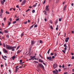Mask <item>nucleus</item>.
<instances>
[{
	"label": "nucleus",
	"mask_w": 74,
	"mask_h": 74,
	"mask_svg": "<svg viewBox=\"0 0 74 74\" xmlns=\"http://www.w3.org/2000/svg\"><path fill=\"white\" fill-rule=\"evenodd\" d=\"M6 48L7 49H8V50H11L12 49H15L16 48V46H11L10 45H7L6 46Z\"/></svg>",
	"instance_id": "obj_1"
},
{
	"label": "nucleus",
	"mask_w": 74,
	"mask_h": 74,
	"mask_svg": "<svg viewBox=\"0 0 74 74\" xmlns=\"http://www.w3.org/2000/svg\"><path fill=\"white\" fill-rule=\"evenodd\" d=\"M38 66L42 68V70H45V68H44V66L42 64H39Z\"/></svg>",
	"instance_id": "obj_2"
},
{
	"label": "nucleus",
	"mask_w": 74,
	"mask_h": 74,
	"mask_svg": "<svg viewBox=\"0 0 74 74\" xmlns=\"http://www.w3.org/2000/svg\"><path fill=\"white\" fill-rule=\"evenodd\" d=\"M25 4H26V0H24L21 3V5L22 6L23 5Z\"/></svg>",
	"instance_id": "obj_3"
},
{
	"label": "nucleus",
	"mask_w": 74,
	"mask_h": 74,
	"mask_svg": "<svg viewBox=\"0 0 74 74\" xmlns=\"http://www.w3.org/2000/svg\"><path fill=\"white\" fill-rule=\"evenodd\" d=\"M48 7H49V5L46 6L45 8V10L46 11H49V8H48Z\"/></svg>",
	"instance_id": "obj_4"
},
{
	"label": "nucleus",
	"mask_w": 74,
	"mask_h": 74,
	"mask_svg": "<svg viewBox=\"0 0 74 74\" xmlns=\"http://www.w3.org/2000/svg\"><path fill=\"white\" fill-rule=\"evenodd\" d=\"M58 67V65L56 64H54L53 65V67L54 69H56V68H57V67Z\"/></svg>",
	"instance_id": "obj_5"
},
{
	"label": "nucleus",
	"mask_w": 74,
	"mask_h": 74,
	"mask_svg": "<svg viewBox=\"0 0 74 74\" xmlns=\"http://www.w3.org/2000/svg\"><path fill=\"white\" fill-rule=\"evenodd\" d=\"M47 59H49V61H51L52 60V57H51V56H50L49 57H47Z\"/></svg>",
	"instance_id": "obj_6"
},
{
	"label": "nucleus",
	"mask_w": 74,
	"mask_h": 74,
	"mask_svg": "<svg viewBox=\"0 0 74 74\" xmlns=\"http://www.w3.org/2000/svg\"><path fill=\"white\" fill-rule=\"evenodd\" d=\"M3 51L5 53H8V51L5 49H3Z\"/></svg>",
	"instance_id": "obj_7"
},
{
	"label": "nucleus",
	"mask_w": 74,
	"mask_h": 74,
	"mask_svg": "<svg viewBox=\"0 0 74 74\" xmlns=\"http://www.w3.org/2000/svg\"><path fill=\"white\" fill-rule=\"evenodd\" d=\"M35 42L34 41V40H32L31 41V44H32V45H33L34 44H35Z\"/></svg>",
	"instance_id": "obj_8"
},
{
	"label": "nucleus",
	"mask_w": 74,
	"mask_h": 74,
	"mask_svg": "<svg viewBox=\"0 0 74 74\" xmlns=\"http://www.w3.org/2000/svg\"><path fill=\"white\" fill-rule=\"evenodd\" d=\"M22 50H18L17 51V54H19V53H20V52H22Z\"/></svg>",
	"instance_id": "obj_9"
},
{
	"label": "nucleus",
	"mask_w": 74,
	"mask_h": 74,
	"mask_svg": "<svg viewBox=\"0 0 74 74\" xmlns=\"http://www.w3.org/2000/svg\"><path fill=\"white\" fill-rule=\"evenodd\" d=\"M39 62H41V63H43L44 62V61L42 60H41V59H39Z\"/></svg>",
	"instance_id": "obj_10"
},
{
	"label": "nucleus",
	"mask_w": 74,
	"mask_h": 74,
	"mask_svg": "<svg viewBox=\"0 0 74 74\" xmlns=\"http://www.w3.org/2000/svg\"><path fill=\"white\" fill-rule=\"evenodd\" d=\"M30 58H32V59H34V58H36V56H30Z\"/></svg>",
	"instance_id": "obj_11"
},
{
	"label": "nucleus",
	"mask_w": 74,
	"mask_h": 74,
	"mask_svg": "<svg viewBox=\"0 0 74 74\" xmlns=\"http://www.w3.org/2000/svg\"><path fill=\"white\" fill-rule=\"evenodd\" d=\"M35 25V24H34V25H32V26H31V27H30L29 28V29H32V28H33V26H34Z\"/></svg>",
	"instance_id": "obj_12"
},
{
	"label": "nucleus",
	"mask_w": 74,
	"mask_h": 74,
	"mask_svg": "<svg viewBox=\"0 0 74 74\" xmlns=\"http://www.w3.org/2000/svg\"><path fill=\"white\" fill-rule=\"evenodd\" d=\"M20 47H21V45L18 46L16 48V50H18V49H19Z\"/></svg>",
	"instance_id": "obj_13"
},
{
	"label": "nucleus",
	"mask_w": 74,
	"mask_h": 74,
	"mask_svg": "<svg viewBox=\"0 0 74 74\" xmlns=\"http://www.w3.org/2000/svg\"><path fill=\"white\" fill-rule=\"evenodd\" d=\"M37 4V3H36L35 4V5H34L33 6V7H36Z\"/></svg>",
	"instance_id": "obj_14"
},
{
	"label": "nucleus",
	"mask_w": 74,
	"mask_h": 74,
	"mask_svg": "<svg viewBox=\"0 0 74 74\" xmlns=\"http://www.w3.org/2000/svg\"><path fill=\"white\" fill-rule=\"evenodd\" d=\"M1 3L2 4H4V2L3 1V0H1Z\"/></svg>",
	"instance_id": "obj_15"
},
{
	"label": "nucleus",
	"mask_w": 74,
	"mask_h": 74,
	"mask_svg": "<svg viewBox=\"0 0 74 74\" xmlns=\"http://www.w3.org/2000/svg\"><path fill=\"white\" fill-rule=\"evenodd\" d=\"M66 7H67V5H65L64 8V10H66Z\"/></svg>",
	"instance_id": "obj_16"
},
{
	"label": "nucleus",
	"mask_w": 74,
	"mask_h": 74,
	"mask_svg": "<svg viewBox=\"0 0 74 74\" xmlns=\"http://www.w3.org/2000/svg\"><path fill=\"white\" fill-rule=\"evenodd\" d=\"M3 46L4 47V48H5V43H3Z\"/></svg>",
	"instance_id": "obj_17"
},
{
	"label": "nucleus",
	"mask_w": 74,
	"mask_h": 74,
	"mask_svg": "<svg viewBox=\"0 0 74 74\" xmlns=\"http://www.w3.org/2000/svg\"><path fill=\"white\" fill-rule=\"evenodd\" d=\"M64 47L67 48V45H66V44H65L64 45Z\"/></svg>",
	"instance_id": "obj_18"
},
{
	"label": "nucleus",
	"mask_w": 74,
	"mask_h": 74,
	"mask_svg": "<svg viewBox=\"0 0 74 74\" xmlns=\"http://www.w3.org/2000/svg\"><path fill=\"white\" fill-rule=\"evenodd\" d=\"M68 47L69 48V49H70V43H69L68 44Z\"/></svg>",
	"instance_id": "obj_19"
},
{
	"label": "nucleus",
	"mask_w": 74,
	"mask_h": 74,
	"mask_svg": "<svg viewBox=\"0 0 74 74\" xmlns=\"http://www.w3.org/2000/svg\"><path fill=\"white\" fill-rule=\"evenodd\" d=\"M2 16H3L2 13H0V18H2Z\"/></svg>",
	"instance_id": "obj_20"
},
{
	"label": "nucleus",
	"mask_w": 74,
	"mask_h": 74,
	"mask_svg": "<svg viewBox=\"0 0 74 74\" xmlns=\"http://www.w3.org/2000/svg\"><path fill=\"white\" fill-rule=\"evenodd\" d=\"M24 35V34H23V33H22L21 34V37H22V36H23Z\"/></svg>",
	"instance_id": "obj_21"
},
{
	"label": "nucleus",
	"mask_w": 74,
	"mask_h": 74,
	"mask_svg": "<svg viewBox=\"0 0 74 74\" xmlns=\"http://www.w3.org/2000/svg\"><path fill=\"white\" fill-rule=\"evenodd\" d=\"M4 33H8V31L6 30H5L4 31Z\"/></svg>",
	"instance_id": "obj_22"
},
{
	"label": "nucleus",
	"mask_w": 74,
	"mask_h": 74,
	"mask_svg": "<svg viewBox=\"0 0 74 74\" xmlns=\"http://www.w3.org/2000/svg\"><path fill=\"white\" fill-rule=\"evenodd\" d=\"M51 51V49H49V50L48 51V52H47V53L48 54H49V51Z\"/></svg>",
	"instance_id": "obj_23"
},
{
	"label": "nucleus",
	"mask_w": 74,
	"mask_h": 74,
	"mask_svg": "<svg viewBox=\"0 0 74 74\" xmlns=\"http://www.w3.org/2000/svg\"><path fill=\"white\" fill-rule=\"evenodd\" d=\"M2 57L3 59H4V60H6V58H4V56H2Z\"/></svg>",
	"instance_id": "obj_24"
},
{
	"label": "nucleus",
	"mask_w": 74,
	"mask_h": 74,
	"mask_svg": "<svg viewBox=\"0 0 74 74\" xmlns=\"http://www.w3.org/2000/svg\"><path fill=\"white\" fill-rule=\"evenodd\" d=\"M31 49L30 48L29 49V53H30V51H31Z\"/></svg>",
	"instance_id": "obj_25"
},
{
	"label": "nucleus",
	"mask_w": 74,
	"mask_h": 74,
	"mask_svg": "<svg viewBox=\"0 0 74 74\" xmlns=\"http://www.w3.org/2000/svg\"><path fill=\"white\" fill-rule=\"evenodd\" d=\"M5 13L6 14H10V12H7V11H6Z\"/></svg>",
	"instance_id": "obj_26"
},
{
	"label": "nucleus",
	"mask_w": 74,
	"mask_h": 74,
	"mask_svg": "<svg viewBox=\"0 0 74 74\" xmlns=\"http://www.w3.org/2000/svg\"><path fill=\"white\" fill-rule=\"evenodd\" d=\"M50 55L51 56H53V55H54V53H51L50 54Z\"/></svg>",
	"instance_id": "obj_27"
},
{
	"label": "nucleus",
	"mask_w": 74,
	"mask_h": 74,
	"mask_svg": "<svg viewBox=\"0 0 74 74\" xmlns=\"http://www.w3.org/2000/svg\"><path fill=\"white\" fill-rule=\"evenodd\" d=\"M40 43L41 44H42L43 43V42L41 41V40H40Z\"/></svg>",
	"instance_id": "obj_28"
},
{
	"label": "nucleus",
	"mask_w": 74,
	"mask_h": 74,
	"mask_svg": "<svg viewBox=\"0 0 74 74\" xmlns=\"http://www.w3.org/2000/svg\"><path fill=\"white\" fill-rule=\"evenodd\" d=\"M39 55L40 57L41 58H42V59H43V58L41 56V55L40 54H39Z\"/></svg>",
	"instance_id": "obj_29"
},
{
	"label": "nucleus",
	"mask_w": 74,
	"mask_h": 74,
	"mask_svg": "<svg viewBox=\"0 0 74 74\" xmlns=\"http://www.w3.org/2000/svg\"><path fill=\"white\" fill-rule=\"evenodd\" d=\"M32 13H34V12H35V10H33L32 11Z\"/></svg>",
	"instance_id": "obj_30"
},
{
	"label": "nucleus",
	"mask_w": 74,
	"mask_h": 74,
	"mask_svg": "<svg viewBox=\"0 0 74 74\" xmlns=\"http://www.w3.org/2000/svg\"><path fill=\"white\" fill-rule=\"evenodd\" d=\"M15 56H13L12 57V59H15Z\"/></svg>",
	"instance_id": "obj_31"
},
{
	"label": "nucleus",
	"mask_w": 74,
	"mask_h": 74,
	"mask_svg": "<svg viewBox=\"0 0 74 74\" xmlns=\"http://www.w3.org/2000/svg\"><path fill=\"white\" fill-rule=\"evenodd\" d=\"M18 71V69H16L15 70V73H16Z\"/></svg>",
	"instance_id": "obj_32"
},
{
	"label": "nucleus",
	"mask_w": 74,
	"mask_h": 74,
	"mask_svg": "<svg viewBox=\"0 0 74 74\" xmlns=\"http://www.w3.org/2000/svg\"><path fill=\"white\" fill-rule=\"evenodd\" d=\"M1 13L3 14V9L1 10Z\"/></svg>",
	"instance_id": "obj_33"
},
{
	"label": "nucleus",
	"mask_w": 74,
	"mask_h": 74,
	"mask_svg": "<svg viewBox=\"0 0 74 74\" xmlns=\"http://www.w3.org/2000/svg\"><path fill=\"white\" fill-rule=\"evenodd\" d=\"M46 1V0H44V2H43V4H45V2Z\"/></svg>",
	"instance_id": "obj_34"
},
{
	"label": "nucleus",
	"mask_w": 74,
	"mask_h": 74,
	"mask_svg": "<svg viewBox=\"0 0 74 74\" xmlns=\"http://www.w3.org/2000/svg\"><path fill=\"white\" fill-rule=\"evenodd\" d=\"M62 52H63V53H65V54L66 53V52H65L64 50H62Z\"/></svg>",
	"instance_id": "obj_35"
},
{
	"label": "nucleus",
	"mask_w": 74,
	"mask_h": 74,
	"mask_svg": "<svg viewBox=\"0 0 74 74\" xmlns=\"http://www.w3.org/2000/svg\"><path fill=\"white\" fill-rule=\"evenodd\" d=\"M6 38H9V35H6Z\"/></svg>",
	"instance_id": "obj_36"
},
{
	"label": "nucleus",
	"mask_w": 74,
	"mask_h": 74,
	"mask_svg": "<svg viewBox=\"0 0 74 74\" xmlns=\"http://www.w3.org/2000/svg\"><path fill=\"white\" fill-rule=\"evenodd\" d=\"M10 24H11V22H9L8 23V25L9 26H10Z\"/></svg>",
	"instance_id": "obj_37"
},
{
	"label": "nucleus",
	"mask_w": 74,
	"mask_h": 74,
	"mask_svg": "<svg viewBox=\"0 0 74 74\" xmlns=\"http://www.w3.org/2000/svg\"><path fill=\"white\" fill-rule=\"evenodd\" d=\"M9 72H10V74H11V70L10 69L9 70Z\"/></svg>",
	"instance_id": "obj_38"
},
{
	"label": "nucleus",
	"mask_w": 74,
	"mask_h": 74,
	"mask_svg": "<svg viewBox=\"0 0 74 74\" xmlns=\"http://www.w3.org/2000/svg\"><path fill=\"white\" fill-rule=\"evenodd\" d=\"M19 18H17L16 20V21H19Z\"/></svg>",
	"instance_id": "obj_39"
},
{
	"label": "nucleus",
	"mask_w": 74,
	"mask_h": 74,
	"mask_svg": "<svg viewBox=\"0 0 74 74\" xmlns=\"http://www.w3.org/2000/svg\"><path fill=\"white\" fill-rule=\"evenodd\" d=\"M30 11V9H28V10H27L26 11V12H28V11Z\"/></svg>",
	"instance_id": "obj_40"
},
{
	"label": "nucleus",
	"mask_w": 74,
	"mask_h": 74,
	"mask_svg": "<svg viewBox=\"0 0 74 74\" xmlns=\"http://www.w3.org/2000/svg\"><path fill=\"white\" fill-rule=\"evenodd\" d=\"M59 21H60H60H62V19H61V18H60L59 19Z\"/></svg>",
	"instance_id": "obj_41"
},
{
	"label": "nucleus",
	"mask_w": 74,
	"mask_h": 74,
	"mask_svg": "<svg viewBox=\"0 0 74 74\" xmlns=\"http://www.w3.org/2000/svg\"><path fill=\"white\" fill-rule=\"evenodd\" d=\"M65 42H68V41H69V40H68L66 39L65 40Z\"/></svg>",
	"instance_id": "obj_42"
},
{
	"label": "nucleus",
	"mask_w": 74,
	"mask_h": 74,
	"mask_svg": "<svg viewBox=\"0 0 74 74\" xmlns=\"http://www.w3.org/2000/svg\"><path fill=\"white\" fill-rule=\"evenodd\" d=\"M27 21H26L24 23V24H27Z\"/></svg>",
	"instance_id": "obj_43"
},
{
	"label": "nucleus",
	"mask_w": 74,
	"mask_h": 74,
	"mask_svg": "<svg viewBox=\"0 0 74 74\" xmlns=\"http://www.w3.org/2000/svg\"><path fill=\"white\" fill-rule=\"evenodd\" d=\"M16 22V21H14L13 23V24H15Z\"/></svg>",
	"instance_id": "obj_44"
},
{
	"label": "nucleus",
	"mask_w": 74,
	"mask_h": 74,
	"mask_svg": "<svg viewBox=\"0 0 74 74\" xmlns=\"http://www.w3.org/2000/svg\"><path fill=\"white\" fill-rule=\"evenodd\" d=\"M50 22L51 23V24H52V20H50Z\"/></svg>",
	"instance_id": "obj_45"
},
{
	"label": "nucleus",
	"mask_w": 74,
	"mask_h": 74,
	"mask_svg": "<svg viewBox=\"0 0 74 74\" xmlns=\"http://www.w3.org/2000/svg\"><path fill=\"white\" fill-rule=\"evenodd\" d=\"M50 27L51 29H53V27H52V26L51 25L50 26Z\"/></svg>",
	"instance_id": "obj_46"
},
{
	"label": "nucleus",
	"mask_w": 74,
	"mask_h": 74,
	"mask_svg": "<svg viewBox=\"0 0 74 74\" xmlns=\"http://www.w3.org/2000/svg\"><path fill=\"white\" fill-rule=\"evenodd\" d=\"M5 20H6V18L5 17L4 18V21H5Z\"/></svg>",
	"instance_id": "obj_47"
},
{
	"label": "nucleus",
	"mask_w": 74,
	"mask_h": 74,
	"mask_svg": "<svg viewBox=\"0 0 74 74\" xmlns=\"http://www.w3.org/2000/svg\"><path fill=\"white\" fill-rule=\"evenodd\" d=\"M12 51H15V49H12Z\"/></svg>",
	"instance_id": "obj_48"
},
{
	"label": "nucleus",
	"mask_w": 74,
	"mask_h": 74,
	"mask_svg": "<svg viewBox=\"0 0 74 74\" xmlns=\"http://www.w3.org/2000/svg\"><path fill=\"white\" fill-rule=\"evenodd\" d=\"M34 27H37V25H35L34 26Z\"/></svg>",
	"instance_id": "obj_49"
},
{
	"label": "nucleus",
	"mask_w": 74,
	"mask_h": 74,
	"mask_svg": "<svg viewBox=\"0 0 74 74\" xmlns=\"http://www.w3.org/2000/svg\"><path fill=\"white\" fill-rule=\"evenodd\" d=\"M74 59V56H72V59Z\"/></svg>",
	"instance_id": "obj_50"
},
{
	"label": "nucleus",
	"mask_w": 74,
	"mask_h": 74,
	"mask_svg": "<svg viewBox=\"0 0 74 74\" xmlns=\"http://www.w3.org/2000/svg\"><path fill=\"white\" fill-rule=\"evenodd\" d=\"M58 71H59V72H60V71H61V69H58Z\"/></svg>",
	"instance_id": "obj_51"
},
{
	"label": "nucleus",
	"mask_w": 74,
	"mask_h": 74,
	"mask_svg": "<svg viewBox=\"0 0 74 74\" xmlns=\"http://www.w3.org/2000/svg\"><path fill=\"white\" fill-rule=\"evenodd\" d=\"M66 40H69V37H68L67 38H66Z\"/></svg>",
	"instance_id": "obj_52"
},
{
	"label": "nucleus",
	"mask_w": 74,
	"mask_h": 74,
	"mask_svg": "<svg viewBox=\"0 0 74 74\" xmlns=\"http://www.w3.org/2000/svg\"><path fill=\"white\" fill-rule=\"evenodd\" d=\"M9 21H12V18H10L9 19Z\"/></svg>",
	"instance_id": "obj_53"
},
{
	"label": "nucleus",
	"mask_w": 74,
	"mask_h": 74,
	"mask_svg": "<svg viewBox=\"0 0 74 74\" xmlns=\"http://www.w3.org/2000/svg\"><path fill=\"white\" fill-rule=\"evenodd\" d=\"M20 62H21V63L22 62V60H20Z\"/></svg>",
	"instance_id": "obj_54"
},
{
	"label": "nucleus",
	"mask_w": 74,
	"mask_h": 74,
	"mask_svg": "<svg viewBox=\"0 0 74 74\" xmlns=\"http://www.w3.org/2000/svg\"><path fill=\"white\" fill-rule=\"evenodd\" d=\"M25 63V62H23L22 63H20V64H23V63Z\"/></svg>",
	"instance_id": "obj_55"
},
{
	"label": "nucleus",
	"mask_w": 74,
	"mask_h": 74,
	"mask_svg": "<svg viewBox=\"0 0 74 74\" xmlns=\"http://www.w3.org/2000/svg\"><path fill=\"white\" fill-rule=\"evenodd\" d=\"M16 7L17 8H19V6H18V5H17L16 6Z\"/></svg>",
	"instance_id": "obj_56"
},
{
	"label": "nucleus",
	"mask_w": 74,
	"mask_h": 74,
	"mask_svg": "<svg viewBox=\"0 0 74 74\" xmlns=\"http://www.w3.org/2000/svg\"><path fill=\"white\" fill-rule=\"evenodd\" d=\"M62 68H64V64H63L62 65Z\"/></svg>",
	"instance_id": "obj_57"
},
{
	"label": "nucleus",
	"mask_w": 74,
	"mask_h": 74,
	"mask_svg": "<svg viewBox=\"0 0 74 74\" xmlns=\"http://www.w3.org/2000/svg\"><path fill=\"white\" fill-rule=\"evenodd\" d=\"M55 58V57L54 56H52V59H54Z\"/></svg>",
	"instance_id": "obj_58"
},
{
	"label": "nucleus",
	"mask_w": 74,
	"mask_h": 74,
	"mask_svg": "<svg viewBox=\"0 0 74 74\" xmlns=\"http://www.w3.org/2000/svg\"><path fill=\"white\" fill-rule=\"evenodd\" d=\"M43 64H44L45 66H46V64H45V63L43 62Z\"/></svg>",
	"instance_id": "obj_59"
},
{
	"label": "nucleus",
	"mask_w": 74,
	"mask_h": 74,
	"mask_svg": "<svg viewBox=\"0 0 74 74\" xmlns=\"http://www.w3.org/2000/svg\"><path fill=\"white\" fill-rule=\"evenodd\" d=\"M2 26H3V27L4 26V23H2Z\"/></svg>",
	"instance_id": "obj_60"
},
{
	"label": "nucleus",
	"mask_w": 74,
	"mask_h": 74,
	"mask_svg": "<svg viewBox=\"0 0 74 74\" xmlns=\"http://www.w3.org/2000/svg\"><path fill=\"white\" fill-rule=\"evenodd\" d=\"M3 64H1V67H3Z\"/></svg>",
	"instance_id": "obj_61"
},
{
	"label": "nucleus",
	"mask_w": 74,
	"mask_h": 74,
	"mask_svg": "<svg viewBox=\"0 0 74 74\" xmlns=\"http://www.w3.org/2000/svg\"><path fill=\"white\" fill-rule=\"evenodd\" d=\"M72 6H73L74 5V4L73 3H72L71 4Z\"/></svg>",
	"instance_id": "obj_62"
},
{
	"label": "nucleus",
	"mask_w": 74,
	"mask_h": 74,
	"mask_svg": "<svg viewBox=\"0 0 74 74\" xmlns=\"http://www.w3.org/2000/svg\"><path fill=\"white\" fill-rule=\"evenodd\" d=\"M44 20L45 21V22H47V19L45 18Z\"/></svg>",
	"instance_id": "obj_63"
},
{
	"label": "nucleus",
	"mask_w": 74,
	"mask_h": 74,
	"mask_svg": "<svg viewBox=\"0 0 74 74\" xmlns=\"http://www.w3.org/2000/svg\"><path fill=\"white\" fill-rule=\"evenodd\" d=\"M67 72H65V73H64V74H67Z\"/></svg>",
	"instance_id": "obj_64"
}]
</instances>
